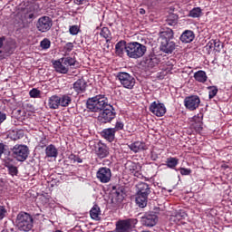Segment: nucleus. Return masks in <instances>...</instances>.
Here are the masks:
<instances>
[{
	"instance_id": "obj_1",
	"label": "nucleus",
	"mask_w": 232,
	"mask_h": 232,
	"mask_svg": "<svg viewBox=\"0 0 232 232\" xmlns=\"http://www.w3.org/2000/svg\"><path fill=\"white\" fill-rule=\"evenodd\" d=\"M173 35V30L169 28H165L160 32V51L164 53H173L175 51V42L171 41Z\"/></svg>"
},
{
	"instance_id": "obj_2",
	"label": "nucleus",
	"mask_w": 232,
	"mask_h": 232,
	"mask_svg": "<svg viewBox=\"0 0 232 232\" xmlns=\"http://www.w3.org/2000/svg\"><path fill=\"white\" fill-rule=\"evenodd\" d=\"M111 105V104H109L108 102V98H106L104 94H100L92 98H89L86 102L87 110L94 113L102 111V110H105L108 106Z\"/></svg>"
},
{
	"instance_id": "obj_3",
	"label": "nucleus",
	"mask_w": 232,
	"mask_h": 232,
	"mask_svg": "<svg viewBox=\"0 0 232 232\" xmlns=\"http://www.w3.org/2000/svg\"><path fill=\"white\" fill-rule=\"evenodd\" d=\"M136 188L138 189L136 204L139 208H146V206H148V197L150 196V193H151V188L148 183L144 182H140Z\"/></svg>"
},
{
	"instance_id": "obj_4",
	"label": "nucleus",
	"mask_w": 232,
	"mask_h": 232,
	"mask_svg": "<svg viewBox=\"0 0 232 232\" xmlns=\"http://www.w3.org/2000/svg\"><path fill=\"white\" fill-rule=\"evenodd\" d=\"M146 52V45L139 42H130L127 44L126 53L130 59H140V57H144Z\"/></svg>"
},
{
	"instance_id": "obj_5",
	"label": "nucleus",
	"mask_w": 232,
	"mask_h": 232,
	"mask_svg": "<svg viewBox=\"0 0 232 232\" xmlns=\"http://www.w3.org/2000/svg\"><path fill=\"white\" fill-rule=\"evenodd\" d=\"M15 224L20 231H32V227H34V218L29 213L22 211L17 215Z\"/></svg>"
},
{
	"instance_id": "obj_6",
	"label": "nucleus",
	"mask_w": 232,
	"mask_h": 232,
	"mask_svg": "<svg viewBox=\"0 0 232 232\" xmlns=\"http://www.w3.org/2000/svg\"><path fill=\"white\" fill-rule=\"evenodd\" d=\"M116 78L120 81V84H121L123 88H126L127 90H133V87L135 86V77L131 74L120 72L117 73Z\"/></svg>"
},
{
	"instance_id": "obj_7",
	"label": "nucleus",
	"mask_w": 232,
	"mask_h": 232,
	"mask_svg": "<svg viewBox=\"0 0 232 232\" xmlns=\"http://www.w3.org/2000/svg\"><path fill=\"white\" fill-rule=\"evenodd\" d=\"M137 218H129L120 220L116 223L115 232H131V229L137 226Z\"/></svg>"
},
{
	"instance_id": "obj_8",
	"label": "nucleus",
	"mask_w": 232,
	"mask_h": 232,
	"mask_svg": "<svg viewBox=\"0 0 232 232\" xmlns=\"http://www.w3.org/2000/svg\"><path fill=\"white\" fill-rule=\"evenodd\" d=\"M117 113L113 109L112 105H108L107 108L103 109L102 112H100L98 116V121L102 124H108V122H111L113 119H115Z\"/></svg>"
},
{
	"instance_id": "obj_9",
	"label": "nucleus",
	"mask_w": 232,
	"mask_h": 232,
	"mask_svg": "<svg viewBox=\"0 0 232 232\" xmlns=\"http://www.w3.org/2000/svg\"><path fill=\"white\" fill-rule=\"evenodd\" d=\"M12 156L18 162H24L28 159V147L25 145H15L12 149Z\"/></svg>"
},
{
	"instance_id": "obj_10",
	"label": "nucleus",
	"mask_w": 232,
	"mask_h": 232,
	"mask_svg": "<svg viewBox=\"0 0 232 232\" xmlns=\"http://www.w3.org/2000/svg\"><path fill=\"white\" fill-rule=\"evenodd\" d=\"M52 26H53V21L50 16H41L36 23L38 32H41L42 34L49 32Z\"/></svg>"
},
{
	"instance_id": "obj_11",
	"label": "nucleus",
	"mask_w": 232,
	"mask_h": 232,
	"mask_svg": "<svg viewBox=\"0 0 232 232\" xmlns=\"http://www.w3.org/2000/svg\"><path fill=\"white\" fill-rule=\"evenodd\" d=\"M96 178L102 184H108L111 180V169L107 167H101L96 172Z\"/></svg>"
},
{
	"instance_id": "obj_12",
	"label": "nucleus",
	"mask_w": 232,
	"mask_h": 232,
	"mask_svg": "<svg viewBox=\"0 0 232 232\" xmlns=\"http://www.w3.org/2000/svg\"><path fill=\"white\" fill-rule=\"evenodd\" d=\"M149 110L156 117H164L167 111L166 105L160 101L150 103Z\"/></svg>"
},
{
	"instance_id": "obj_13",
	"label": "nucleus",
	"mask_w": 232,
	"mask_h": 232,
	"mask_svg": "<svg viewBox=\"0 0 232 232\" xmlns=\"http://www.w3.org/2000/svg\"><path fill=\"white\" fill-rule=\"evenodd\" d=\"M184 106L189 111H195L200 106V98L197 95L188 96L184 99Z\"/></svg>"
},
{
	"instance_id": "obj_14",
	"label": "nucleus",
	"mask_w": 232,
	"mask_h": 232,
	"mask_svg": "<svg viewBox=\"0 0 232 232\" xmlns=\"http://www.w3.org/2000/svg\"><path fill=\"white\" fill-rule=\"evenodd\" d=\"M141 222L146 227H153L157 226L159 218L155 214L148 213L141 218Z\"/></svg>"
},
{
	"instance_id": "obj_15",
	"label": "nucleus",
	"mask_w": 232,
	"mask_h": 232,
	"mask_svg": "<svg viewBox=\"0 0 232 232\" xmlns=\"http://www.w3.org/2000/svg\"><path fill=\"white\" fill-rule=\"evenodd\" d=\"M87 83L83 79L77 80L71 87V91L73 90L75 93L73 95H79L81 93H84L86 92Z\"/></svg>"
},
{
	"instance_id": "obj_16",
	"label": "nucleus",
	"mask_w": 232,
	"mask_h": 232,
	"mask_svg": "<svg viewBox=\"0 0 232 232\" xmlns=\"http://www.w3.org/2000/svg\"><path fill=\"white\" fill-rule=\"evenodd\" d=\"M5 41H6V37L1 36L0 37V59H6V57H10L12 53H14V51L10 47H4L5 46ZM3 48V50H1Z\"/></svg>"
},
{
	"instance_id": "obj_17",
	"label": "nucleus",
	"mask_w": 232,
	"mask_h": 232,
	"mask_svg": "<svg viewBox=\"0 0 232 232\" xmlns=\"http://www.w3.org/2000/svg\"><path fill=\"white\" fill-rule=\"evenodd\" d=\"M124 200V192L122 189H116L111 193V202L114 206H121Z\"/></svg>"
},
{
	"instance_id": "obj_18",
	"label": "nucleus",
	"mask_w": 232,
	"mask_h": 232,
	"mask_svg": "<svg viewBox=\"0 0 232 232\" xmlns=\"http://www.w3.org/2000/svg\"><path fill=\"white\" fill-rule=\"evenodd\" d=\"M95 153L99 159H106L110 155V150H108V146L102 143H98L95 148Z\"/></svg>"
},
{
	"instance_id": "obj_19",
	"label": "nucleus",
	"mask_w": 232,
	"mask_h": 232,
	"mask_svg": "<svg viewBox=\"0 0 232 232\" xmlns=\"http://www.w3.org/2000/svg\"><path fill=\"white\" fill-rule=\"evenodd\" d=\"M53 66L57 73H68V68L66 67V64L63 63V58L54 61Z\"/></svg>"
},
{
	"instance_id": "obj_20",
	"label": "nucleus",
	"mask_w": 232,
	"mask_h": 232,
	"mask_svg": "<svg viewBox=\"0 0 232 232\" xmlns=\"http://www.w3.org/2000/svg\"><path fill=\"white\" fill-rule=\"evenodd\" d=\"M35 8H37V5H35V4L27 5L24 9V13L25 14L24 18L25 19H35Z\"/></svg>"
},
{
	"instance_id": "obj_21",
	"label": "nucleus",
	"mask_w": 232,
	"mask_h": 232,
	"mask_svg": "<svg viewBox=\"0 0 232 232\" xmlns=\"http://www.w3.org/2000/svg\"><path fill=\"white\" fill-rule=\"evenodd\" d=\"M195 40V33L191 30H186L180 35V41L185 44L193 43Z\"/></svg>"
},
{
	"instance_id": "obj_22",
	"label": "nucleus",
	"mask_w": 232,
	"mask_h": 232,
	"mask_svg": "<svg viewBox=\"0 0 232 232\" xmlns=\"http://www.w3.org/2000/svg\"><path fill=\"white\" fill-rule=\"evenodd\" d=\"M115 129L113 128H108L104 129L102 131V135L105 140H108L109 142H113L115 140Z\"/></svg>"
},
{
	"instance_id": "obj_23",
	"label": "nucleus",
	"mask_w": 232,
	"mask_h": 232,
	"mask_svg": "<svg viewBox=\"0 0 232 232\" xmlns=\"http://www.w3.org/2000/svg\"><path fill=\"white\" fill-rule=\"evenodd\" d=\"M47 105L50 110H59V106H61L59 95L55 94L49 97Z\"/></svg>"
},
{
	"instance_id": "obj_24",
	"label": "nucleus",
	"mask_w": 232,
	"mask_h": 232,
	"mask_svg": "<svg viewBox=\"0 0 232 232\" xmlns=\"http://www.w3.org/2000/svg\"><path fill=\"white\" fill-rule=\"evenodd\" d=\"M128 146L130 150L134 153H139V151H144V150H148V147H146V143L141 141H135L134 143H131Z\"/></svg>"
},
{
	"instance_id": "obj_25",
	"label": "nucleus",
	"mask_w": 232,
	"mask_h": 232,
	"mask_svg": "<svg viewBox=\"0 0 232 232\" xmlns=\"http://www.w3.org/2000/svg\"><path fill=\"white\" fill-rule=\"evenodd\" d=\"M70 95H73V92H69L68 94H63L59 96L60 106H62V108H67V106L72 104V97H70Z\"/></svg>"
},
{
	"instance_id": "obj_26",
	"label": "nucleus",
	"mask_w": 232,
	"mask_h": 232,
	"mask_svg": "<svg viewBox=\"0 0 232 232\" xmlns=\"http://www.w3.org/2000/svg\"><path fill=\"white\" fill-rule=\"evenodd\" d=\"M188 217L186 211L179 210L175 213V215L170 216V222H174V224H180V220H184Z\"/></svg>"
},
{
	"instance_id": "obj_27",
	"label": "nucleus",
	"mask_w": 232,
	"mask_h": 232,
	"mask_svg": "<svg viewBox=\"0 0 232 232\" xmlns=\"http://www.w3.org/2000/svg\"><path fill=\"white\" fill-rule=\"evenodd\" d=\"M45 155L49 159H57V155H59V151L57 148L53 144H50L45 148Z\"/></svg>"
},
{
	"instance_id": "obj_28",
	"label": "nucleus",
	"mask_w": 232,
	"mask_h": 232,
	"mask_svg": "<svg viewBox=\"0 0 232 232\" xmlns=\"http://www.w3.org/2000/svg\"><path fill=\"white\" fill-rule=\"evenodd\" d=\"M146 68L151 69L155 68L157 64H159V59H157V56H148L143 61Z\"/></svg>"
},
{
	"instance_id": "obj_29",
	"label": "nucleus",
	"mask_w": 232,
	"mask_h": 232,
	"mask_svg": "<svg viewBox=\"0 0 232 232\" xmlns=\"http://www.w3.org/2000/svg\"><path fill=\"white\" fill-rule=\"evenodd\" d=\"M127 47H128V44H126V41L118 42L115 45L116 55L122 57V55L124 54V50L126 52Z\"/></svg>"
},
{
	"instance_id": "obj_30",
	"label": "nucleus",
	"mask_w": 232,
	"mask_h": 232,
	"mask_svg": "<svg viewBox=\"0 0 232 232\" xmlns=\"http://www.w3.org/2000/svg\"><path fill=\"white\" fill-rule=\"evenodd\" d=\"M126 169H129L134 177H139V175H140V173H139V166L135 162L128 161L126 163Z\"/></svg>"
},
{
	"instance_id": "obj_31",
	"label": "nucleus",
	"mask_w": 232,
	"mask_h": 232,
	"mask_svg": "<svg viewBox=\"0 0 232 232\" xmlns=\"http://www.w3.org/2000/svg\"><path fill=\"white\" fill-rule=\"evenodd\" d=\"M194 79L198 82L204 84V82H208V74L204 71L200 70L194 73Z\"/></svg>"
},
{
	"instance_id": "obj_32",
	"label": "nucleus",
	"mask_w": 232,
	"mask_h": 232,
	"mask_svg": "<svg viewBox=\"0 0 232 232\" xmlns=\"http://www.w3.org/2000/svg\"><path fill=\"white\" fill-rule=\"evenodd\" d=\"M90 216L93 220H99L101 217V208L94 205L90 211Z\"/></svg>"
},
{
	"instance_id": "obj_33",
	"label": "nucleus",
	"mask_w": 232,
	"mask_h": 232,
	"mask_svg": "<svg viewBox=\"0 0 232 232\" xmlns=\"http://www.w3.org/2000/svg\"><path fill=\"white\" fill-rule=\"evenodd\" d=\"M165 165L170 169H175L179 165V159L173 157L168 158Z\"/></svg>"
},
{
	"instance_id": "obj_34",
	"label": "nucleus",
	"mask_w": 232,
	"mask_h": 232,
	"mask_svg": "<svg viewBox=\"0 0 232 232\" xmlns=\"http://www.w3.org/2000/svg\"><path fill=\"white\" fill-rule=\"evenodd\" d=\"M63 64H65V66L67 67V71L70 70V66H75V63H77V60H75L74 57H63Z\"/></svg>"
},
{
	"instance_id": "obj_35",
	"label": "nucleus",
	"mask_w": 232,
	"mask_h": 232,
	"mask_svg": "<svg viewBox=\"0 0 232 232\" xmlns=\"http://www.w3.org/2000/svg\"><path fill=\"white\" fill-rule=\"evenodd\" d=\"M188 17H193V19L202 17V9L200 7H194L189 11Z\"/></svg>"
},
{
	"instance_id": "obj_36",
	"label": "nucleus",
	"mask_w": 232,
	"mask_h": 232,
	"mask_svg": "<svg viewBox=\"0 0 232 232\" xmlns=\"http://www.w3.org/2000/svg\"><path fill=\"white\" fill-rule=\"evenodd\" d=\"M220 41L218 40H210L208 44H207V48H208L209 50H215L216 48H218V50H220Z\"/></svg>"
},
{
	"instance_id": "obj_37",
	"label": "nucleus",
	"mask_w": 232,
	"mask_h": 232,
	"mask_svg": "<svg viewBox=\"0 0 232 232\" xmlns=\"http://www.w3.org/2000/svg\"><path fill=\"white\" fill-rule=\"evenodd\" d=\"M100 35L106 39L107 43L111 39V32H110V29H108V27L102 28Z\"/></svg>"
},
{
	"instance_id": "obj_38",
	"label": "nucleus",
	"mask_w": 232,
	"mask_h": 232,
	"mask_svg": "<svg viewBox=\"0 0 232 232\" xmlns=\"http://www.w3.org/2000/svg\"><path fill=\"white\" fill-rule=\"evenodd\" d=\"M208 99H214L217 97V93H218V88L217 86H208Z\"/></svg>"
},
{
	"instance_id": "obj_39",
	"label": "nucleus",
	"mask_w": 232,
	"mask_h": 232,
	"mask_svg": "<svg viewBox=\"0 0 232 232\" xmlns=\"http://www.w3.org/2000/svg\"><path fill=\"white\" fill-rule=\"evenodd\" d=\"M40 46L42 50H48L52 46V42L48 38H44L40 42Z\"/></svg>"
},
{
	"instance_id": "obj_40",
	"label": "nucleus",
	"mask_w": 232,
	"mask_h": 232,
	"mask_svg": "<svg viewBox=\"0 0 232 232\" xmlns=\"http://www.w3.org/2000/svg\"><path fill=\"white\" fill-rule=\"evenodd\" d=\"M6 168L9 171V174H11L12 177H15L19 173L17 167L14 166L12 164L6 165Z\"/></svg>"
},
{
	"instance_id": "obj_41",
	"label": "nucleus",
	"mask_w": 232,
	"mask_h": 232,
	"mask_svg": "<svg viewBox=\"0 0 232 232\" xmlns=\"http://www.w3.org/2000/svg\"><path fill=\"white\" fill-rule=\"evenodd\" d=\"M29 95L32 99H39L41 97V91L34 88L29 92Z\"/></svg>"
},
{
	"instance_id": "obj_42",
	"label": "nucleus",
	"mask_w": 232,
	"mask_h": 232,
	"mask_svg": "<svg viewBox=\"0 0 232 232\" xmlns=\"http://www.w3.org/2000/svg\"><path fill=\"white\" fill-rule=\"evenodd\" d=\"M112 130H114V131L117 133V131H121V130H124V122L121 121H117L115 127L112 128Z\"/></svg>"
},
{
	"instance_id": "obj_43",
	"label": "nucleus",
	"mask_w": 232,
	"mask_h": 232,
	"mask_svg": "<svg viewBox=\"0 0 232 232\" xmlns=\"http://www.w3.org/2000/svg\"><path fill=\"white\" fill-rule=\"evenodd\" d=\"M63 50L65 52V53H70V52H72V50H73V43H67L64 46H63Z\"/></svg>"
},
{
	"instance_id": "obj_44",
	"label": "nucleus",
	"mask_w": 232,
	"mask_h": 232,
	"mask_svg": "<svg viewBox=\"0 0 232 232\" xmlns=\"http://www.w3.org/2000/svg\"><path fill=\"white\" fill-rule=\"evenodd\" d=\"M69 32H70L71 35H77V34H79V26H77V25L70 26Z\"/></svg>"
},
{
	"instance_id": "obj_45",
	"label": "nucleus",
	"mask_w": 232,
	"mask_h": 232,
	"mask_svg": "<svg viewBox=\"0 0 232 232\" xmlns=\"http://www.w3.org/2000/svg\"><path fill=\"white\" fill-rule=\"evenodd\" d=\"M6 217V208L5 207L0 206V220H3Z\"/></svg>"
},
{
	"instance_id": "obj_46",
	"label": "nucleus",
	"mask_w": 232,
	"mask_h": 232,
	"mask_svg": "<svg viewBox=\"0 0 232 232\" xmlns=\"http://www.w3.org/2000/svg\"><path fill=\"white\" fill-rule=\"evenodd\" d=\"M179 171H180L181 175H191V169H190L180 168Z\"/></svg>"
},
{
	"instance_id": "obj_47",
	"label": "nucleus",
	"mask_w": 232,
	"mask_h": 232,
	"mask_svg": "<svg viewBox=\"0 0 232 232\" xmlns=\"http://www.w3.org/2000/svg\"><path fill=\"white\" fill-rule=\"evenodd\" d=\"M39 144H40V148H45L46 144H48V141L46 140V137H42Z\"/></svg>"
},
{
	"instance_id": "obj_48",
	"label": "nucleus",
	"mask_w": 232,
	"mask_h": 232,
	"mask_svg": "<svg viewBox=\"0 0 232 232\" xmlns=\"http://www.w3.org/2000/svg\"><path fill=\"white\" fill-rule=\"evenodd\" d=\"M6 121V114L5 113H0V125L3 124Z\"/></svg>"
},
{
	"instance_id": "obj_49",
	"label": "nucleus",
	"mask_w": 232,
	"mask_h": 232,
	"mask_svg": "<svg viewBox=\"0 0 232 232\" xmlns=\"http://www.w3.org/2000/svg\"><path fill=\"white\" fill-rule=\"evenodd\" d=\"M75 5H86L88 0H74Z\"/></svg>"
},
{
	"instance_id": "obj_50",
	"label": "nucleus",
	"mask_w": 232,
	"mask_h": 232,
	"mask_svg": "<svg viewBox=\"0 0 232 232\" xmlns=\"http://www.w3.org/2000/svg\"><path fill=\"white\" fill-rule=\"evenodd\" d=\"M5 153V144L0 143V157Z\"/></svg>"
},
{
	"instance_id": "obj_51",
	"label": "nucleus",
	"mask_w": 232,
	"mask_h": 232,
	"mask_svg": "<svg viewBox=\"0 0 232 232\" xmlns=\"http://www.w3.org/2000/svg\"><path fill=\"white\" fill-rule=\"evenodd\" d=\"M74 162H78V164H82V159L79 158V157H76L74 159Z\"/></svg>"
},
{
	"instance_id": "obj_52",
	"label": "nucleus",
	"mask_w": 232,
	"mask_h": 232,
	"mask_svg": "<svg viewBox=\"0 0 232 232\" xmlns=\"http://www.w3.org/2000/svg\"><path fill=\"white\" fill-rule=\"evenodd\" d=\"M140 14L141 15H144V14H146V10H144V8H140Z\"/></svg>"
},
{
	"instance_id": "obj_53",
	"label": "nucleus",
	"mask_w": 232,
	"mask_h": 232,
	"mask_svg": "<svg viewBox=\"0 0 232 232\" xmlns=\"http://www.w3.org/2000/svg\"><path fill=\"white\" fill-rule=\"evenodd\" d=\"M12 231H14V228H11L10 230H8V228H5L1 232H12Z\"/></svg>"
},
{
	"instance_id": "obj_54",
	"label": "nucleus",
	"mask_w": 232,
	"mask_h": 232,
	"mask_svg": "<svg viewBox=\"0 0 232 232\" xmlns=\"http://www.w3.org/2000/svg\"><path fill=\"white\" fill-rule=\"evenodd\" d=\"M175 23H176V22H172V24H171V23H169V24L173 25V24H175Z\"/></svg>"
}]
</instances>
